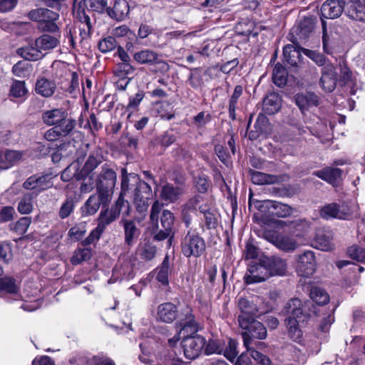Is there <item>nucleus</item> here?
Returning a JSON list of instances; mask_svg holds the SVG:
<instances>
[{
  "mask_svg": "<svg viewBox=\"0 0 365 365\" xmlns=\"http://www.w3.org/2000/svg\"><path fill=\"white\" fill-rule=\"evenodd\" d=\"M263 237L265 240L282 251L292 252L297 248L298 245L297 241L289 236L266 231L264 232Z\"/></svg>",
  "mask_w": 365,
  "mask_h": 365,
  "instance_id": "obj_11",
  "label": "nucleus"
},
{
  "mask_svg": "<svg viewBox=\"0 0 365 365\" xmlns=\"http://www.w3.org/2000/svg\"><path fill=\"white\" fill-rule=\"evenodd\" d=\"M67 115L63 109L55 108L44 111L42 114L43 122L49 126H55Z\"/></svg>",
  "mask_w": 365,
  "mask_h": 365,
  "instance_id": "obj_35",
  "label": "nucleus"
},
{
  "mask_svg": "<svg viewBox=\"0 0 365 365\" xmlns=\"http://www.w3.org/2000/svg\"><path fill=\"white\" fill-rule=\"evenodd\" d=\"M206 249L205 240L195 231L189 230L181 240V251L186 257H199Z\"/></svg>",
  "mask_w": 365,
  "mask_h": 365,
  "instance_id": "obj_4",
  "label": "nucleus"
},
{
  "mask_svg": "<svg viewBox=\"0 0 365 365\" xmlns=\"http://www.w3.org/2000/svg\"><path fill=\"white\" fill-rule=\"evenodd\" d=\"M293 45H286L283 48L284 61L292 67L299 68L301 63L302 54L299 48L295 41H292Z\"/></svg>",
  "mask_w": 365,
  "mask_h": 365,
  "instance_id": "obj_23",
  "label": "nucleus"
},
{
  "mask_svg": "<svg viewBox=\"0 0 365 365\" xmlns=\"http://www.w3.org/2000/svg\"><path fill=\"white\" fill-rule=\"evenodd\" d=\"M317 248L328 251L331 249V235L329 232L319 231L315 237Z\"/></svg>",
  "mask_w": 365,
  "mask_h": 365,
  "instance_id": "obj_43",
  "label": "nucleus"
},
{
  "mask_svg": "<svg viewBox=\"0 0 365 365\" xmlns=\"http://www.w3.org/2000/svg\"><path fill=\"white\" fill-rule=\"evenodd\" d=\"M192 334H186L187 336H185L182 341L184 355L190 360H194L200 355L206 343V340L202 336H189Z\"/></svg>",
  "mask_w": 365,
  "mask_h": 365,
  "instance_id": "obj_7",
  "label": "nucleus"
},
{
  "mask_svg": "<svg viewBox=\"0 0 365 365\" xmlns=\"http://www.w3.org/2000/svg\"><path fill=\"white\" fill-rule=\"evenodd\" d=\"M110 6L109 0H90V6L99 13H107Z\"/></svg>",
  "mask_w": 365,
  "mask_h": 365,
  "instance_id": "obj_61",
  "label": "nucleus"
},
{
  "mask_svg": "<svg viewBox=\"0 0 365 365\" xmlns=\"http://www.w3.org/2000/svg\"><path fill=\"white\" fill-rule=\"evenodd\" d=\"M247 351L250 352L251 357L256 361L258 364L262 365H272V361L269 357L262 354L255 348L252 347L251 345L249 347H246Z\"/></svg>",
  "mask_w": 365,
  "mask_h": 365,
  "instance_id": "obj_53",
  "label": "nucleus"
},
{
  "mask_svg": "<svg viewBox=\"0 0 365 365\" xmlns=\"http://www.w3.org/2000/svg\"><path fill=\"white\" fill-rule=\"evenodd\" d=\"M270 277L269 269L264 264V259L259 264H250L245 280L247 284L262 282Z\"/></svg>",
  "mask_w": 365,
  "mask_h": 365,
  "instance_id": "obj_15",
  "label": "nucleus"
},
{
  "mask_svg": "<svg viewBox=\"0 0 365 365\" xmlns=\"http://www.w3.org/2000/svg\"><path fill=\"white\" fill-rule=\"evenodd\" d=\"M240 314L237 317V322L240 327H247V323L255 319L259 310L257 306L252 301L245 298H240L237 303Z\"/></svg>",
  "mask_w": 365,
  "mask_h": 365,
  "instance_id": "obj_10",
  "label": "nucleus"
},
{
  "mask_svg": "<svg viewBox=\"0 0 365 365\" xmlns=\"http://www.w3.org/2000/svg\"><path fill=\"white\" fill-rule=\"evenodd\" d=\"M272 80L278 87H283L287 84V71L280 63H277L273 69Z\"/></svg>",
  "mask_w": 365,
  "mask_h": 365,
  "instance_id": "obj_41",
  "label": "nucleus"
},
{
  "mask_svg": "<svg viewBox=\"0 0 365 365\" xmlns=\"http://www.w3.org/2000/svg\"><path fill=\"white\" fill-rule=\"evenodd\" d=\"M92 256V251L88 248H78L73 252L71 258V262L73 265H77L81 262L88 260Z\"/></svg>",
  "mask_w": 365,
  "mask_h": 365,
  "instance_id": "obj_45",
  "label": "nucleus"
},
{
  "mask_svg": "<svg viewBox=\"0 0 365 365\" xmlns=\"http://www.w3.org/2000/svg\"><path fill=\"white\" fill-rule=\"evenodd\" d=\"M118 211H113L112 209H106L102 210L98 216V227L101 228L103 230L105 227L113 222L118 217Z\"/></svg>",
  "mask_w": 365,
  "mask_h": 365,
  "instance_id": "obj_39",
  "label": "nucleus"
},
{
  "mask_svg": "<svg viewBox=\"0 0 365 365\" xmlns=\"http://www.w3.org/2000/svg\"><path fill=\"white\" fill-rule=\"evenodd\" d=\"M171 272L170 260L168 255H166L159 268L157 274L158 280L163 285H167L169 283L168 275Z\"/></svg>",
  "mask_w": 365,
  "mask_h": 365,
  "instance_id": "obj_44",
  "label": "nucleus"
},
{
  "mask_svg": "<svg viewBox=\"0 0 365 365\" xmlns=\"http://www.w3.org/2000/svg\"><path fill=\"white\" fill-rule=\"evenodd\" d=\"M224 351V343L222 340L216 338L210 339L205 343L204 351L206 355L221 354Z\"/></svg>",
  "mask_w": 365,
  "mask_h": 365,
  "instance_id": "obj_42",
  "label": "nucleus"
},
{
  "mask_svg": "<svg viewBox=\"0 0 365 365\" xmlns=\"http://www.w3.org/2000/svg\"><path fill=\"white\" fill-rule=\"evenodd\" d=\"M122 178H121V191L123 194H127V192L134 187V192H136V189L140 185L141 183H146L144 181H141L138 175L135 173H128L125 168L121 170Z\"/></svg>",
  "mask_w": 365,
  "mask_h": 365,
  "instance_id": "obj_27",
  "label": "nucleus"
},
{
  "mask_svg": "<svg viewBox=\"0 0 365 365\" xmlns=\"http://www.w3.org/2000/svg\"><path fill=\"white\" fill-rule=\"evenodd\" d=\"M98 46L102 53H107L116 48L117 42L114 37L108 36L100 41Z\"/></svg>",
  "mask_w": 365,
  "mask_h": 365,
  "instance_id": "obj_56",
  "label": "nucleus"
},
{
  "mask_svg": "<svg viewBox=\"0 0 365 365\" xmlns=\"http://www.w3.org/2000/svg\"><path fill=\"white\" fill-rule=\"evenodd\" d=\"M312 299L318 304L324 305L329 302V296L322 289L319 287H314L310 292Z\"/></svg>",
  "mask_w": 365,
  "mask_h": 365,
  "instance_id": "obj_48",
  "label": "nucleus"
},
{
  "mask_svg": "<svg viewBox=\"0 0 365 365\" xmlns=\"http://www.w3.org/2000/svg\"><path fill=\"white\" fill-rule=\"evenodd\" d=\"M59 43V36L46 34L40 36L35 41V46L39 48L42 53L56 48Z\"/></svg>",
  "mask_w": 365,
  "mask_h": 365,
  "instance_id": "obj_33",
  "label": "nucleus"
},
{
  "mask_svg": "<svg viewBox=\"0 0 365 365\" xmlns=\"http://www.w3.org/2000/svg\"><path fill=\"white\" fill-rule=\"evenodd\" d=\"M348 255L358 262H365V248L354 245L348 248Z\"/></svg>",
  "mask_w": 365,
  "mask_h": 365,
  "instance_id": "obj_51",
  "label": "nucleus"
},
{
  "mask_svg": "<svg viewBox=\"0 0 365 365\" xmlns=\"http://www.w3.org/2000/svg\"><path fill=\"white\" fill-rule=\"evenodd\" d=\"M264 264L269 269L270 276H283L287 269V261L278 256L264 257Z\"/></svg>",
  "mask_w": 365,
  "mask_h": 365,
  "instance_id": "obj_21",
  "label": "nucleus"
},
{
  "mask_svg": "<svg viewBox=\"0 0 365 365\" xmlns=\"http://www.w3.org/2000/svg\"><path fill=\"white\" fill-rule=\"evenodd\" d=\"M314 27V19L312 17H304L292 29V34L295 35V41L297 39L306 40L313 31Z\"/></svg>",
  "mask_w": 365,
  "mask_h": 365,
  "instance_id": "obj_20",
  "label": "nucleus"
},
{
  "mask_svg": "<svg viewBox=\"0 0 365 365\" xmlns=\"http://www.w3.org/2000/svg\"><path fill=\"white\" fill-rule=\"evenodd\" d=\"M313 175L328 183L335 185L341 177V170L337 168L327 167L314 171Z\"/></svg>",
  "mask_w": 365,
  "mask_h": 365,
  "instance_id": "obj_30",
  "label": "nucleus"
},
{
  "mask_svg": "<svg viewBox=\"0 0 365 365\" xmlns=\"http://www.w3.org/2000/svg\"><path fill=\"white\" fill-rule=\"evenodd\" d=\"M18 53L28 61H38L41 59L44 54L37 46H29L18 49Z\"/></svg>",
  "mask_w": 365,
  "mask_h": 365,
  "instance_id": "obj_38",
  "label": "nucleus"
},
{
  "mask_svg": "<svg viewBox=\"0 0 365 365\" xmlns=\"http://www.w3.org/2000/svg\"><path fill=\"white\" fill-rule=\"evenodd\" d=\"M18 290L19 287L13 277L6 276L0 278V291L14 294L16 293Z\"/></svg>",
  "mask_w": 365,
  "mask_h": 365,
  "instance_id": "obj_47",
  "label": "nucleus"
},
{
  "mask_svg": "<svg viewBox=\"0 0 365 365\" xmlns=\"http://www.w3.org/2000/svg\"><path fill=\"white\" fill-rule=\"evenodd\" d=\"M319 215L321 218L326 220L332 219L349 220L354 217V211L346 202H343L341 205L336 202H330L319 208Z\"/></svg>",
  "mask_w": 365,
  "mask_h": 365,
  "instance_id": "obj_5",
  "label": "nucleus"
},
{
  "mask_svg": "<svg viewBox=\"0 0 365 365\" xmlns=\"http://www.w3.org/2000/svg\"><path fill=\"white\" fill-rule=\"evenodd\" d=\"M211 120V115L208 113H205L204 111L200 112L192 119V124L197 128H202L205 127Z\"/></svg>",
  "mask_w": 365,
  "mask_h": 365,
  "instance_id": "obj_60",
  "label": "nucleus"
},
{
  "mask_svg": "<svg viewBox=\"0 0 365 365\" xmlns=\"http://www.w3.org/2000/svg\"><path fill=\"white\" fill-rule=\"evenodd\" d=\"M281 98L276 93H270L266 96L262 102V110L272 115L277 113L281 108Z\"/></svg>",
  "mask_w": 365,
  "mask_h": 365,
  "instance_id": "obj_31",
  "label": "nucleus"
},
{
  "mask_svg": "<svg viewBox=\"0 0 365 365\" xmlns=\"http://www.w3.org/2000/svg\"><path fill=\"white\" fill-rule=\"evenodd\" d=\"M199 210L204 215V219L206 227L208 229L215 228L217 225V218L215 215L206 206H200Z\"/></svg>",
  "mask_w": 365,
  "mask_h": 365,
  "instance_id": "obj_54",
  "label": "nucleus"
},
{
  "mask_svg": "<svg viewBox=\"0 0 365 365\" xmlns=\"http://www.w3.org/2000/svg\"><path fill=\"white\" fill-rule=\"evenodd\" d=\"M156 319L161 322L170 324L178 320L175 326L180 328V332L195 333L198 329L197 323L192 314L191 307L184 305L180 309L171 302H165L158 305Z\"/></svg>",
  "mask_w": 365,
  "mask_h": 365,
  "instance_id": "obj_1",
  "label": "nucleus"
},
{
  "mask_svg": "<svg viewBox=\"0 0 365 365\" xmlns=\"http://www.w3.org/2000/svg\"><path fill=\"white\" fill-rule=\"evenodd\" d=\"M52 178L51 174L41 176L32 175L24 182L23 187L26 190H34L37 194L53 186Z\"/></svg>",
  "mask_w": 365,
  "mask_h": 365,
  "instance_id": "obj_17",
  "label": "nucleus"
},
{
  "mask_svg": "<svg viewBox=\"0 0 365 365\" xmlns=\"http://www.w3.org/2000/svg\"><path fill=\"white\" fill-rule=\"evenodd\" d=\"M297 269L304 277H309L316 270L317 262L314 252L312 250L304 251L297 256Z\"/></svg>",
  "mask_w": 365,
  "mask_h": 365,
  "instance_id": "obj_12",
  "label": "nucleus"
},
{
  "mask_svg": "<svg viewBox=\"0 0 365 365\" xmlns=\"http://www.w3.org/2000/svg\"><path fill=\"white\" fill-rule=\"evenodd\" d=\"M37 29L42 32L56 33L58 31L59 28L56 23V21L48 20L42 23L38 24Z\"/></svg>",
  "mask_w": 365,
  "mask_h": 365,
  "instance_id": "obj_63",
  "label": "nucleus"
},
{
  "mask_svg": "<svg viewBox=\"0 0 365 365\" xmlns=\"http://www.w3.org/2000/svg\"><path fill=\"white\" fill-rule=\"evenodd\" d=\"M130 13V6L126 0H114L110 2L106 14L117 21L125 20Z\"/></svg>",
  "mask_w": 365,
  "mask_h": 365,
  "instance_id": "obj_18",
  "label": "nucleus"
},
{
  "mask_svg": "<svg viewBox=\"0 0 365 365\" xmlns=\"http://www.w3.org/2000/svg\"><path fill=\"white\" fill-rule=\"evenodd\" d=\"M111 198L107 195L98 192L91 195L81 207L83 216H90L96 214L102 205L103 207H107Z\"/></svg>",
  "mask_w": 365,
  "mask_h": 365,
  "instance_id": "obj_13",
  "label": "nucleus"
},
{
  "mask_svg": "<svg viewBox=\"0 0 365 365\" xmlns=\"http://www.w3.org/2000/svg\"><path fill=\"white\" fill-rule=\"evenodd\" d=\"M24 155V153L23 151L6 150L4 158L7 160L8 168L20 162L22 160Z\"/></svg>",
  "mask_w": 365,
  "mask_h": 365,
  "instance_id": "obj_52",
  "label": "nucleus"
},
{
  "mask_svg": "<svg viewBox=\"0 0 365 365\" xmlns=\"http://www.w3.org/2000/svg\"><path fill=\"white\" fill-rule=\"evenodd\" d=\"M282 312L287 315L285 324L289 337L295 342L301 343L303 332L300 327L311 317L308 312V305L303 304L299 299L294 298L287 302Z\"/></svg>",
  "mask_w": 365,
  "mask_h": 365,
  "instance_id": "obj_2",
  "label": "nucleus"
},
{
  "mask_svg": "<svg viewBox=\"0 0 365 365\" xmlns=\"http://www.w3.org/2000/svg\"><path fill=\"white\" fill-rule=\"evenodd\" d=\"M56 90V84L53 81L41 78L37 80L35 91L37 94L44 97H51Z\"/></svg>",
  "mask_w": 365,
  "mask_h": 365,
  "instance_id": "obj_32",
  "label": "nucleus"
},
{
  "mask_svg": "<svg viewBox=\"0 0 365 365\" xmlns=\"http://www.w3.org/2000/svg\"><path fill=\"white\" fill-rule=\"evenodd\" d=\"M116 180V173L107 165H103L96 180L98 192L103 193L112 198Z\"/></svg>",
  "mask_w": 365,
  "mask_h": 365,
  "instance_id": "obj_6",
  "label": "nucleus"
},
{
  "mask_svg": "<svg viewBox=\"0 0 365 365\" xmlns=\"http://www.w3.org/2000/svg\"><path fill=\"white\" fill-rule=\"evenodd\" d=\"M261 207L267 208L272 215L279 217H286L292 212V208L288 205L272 200L263 201Z\"/></svg>",
  "mask_w": 365,
  "mask_h": 365,
  "instance_id": "obj_24",
  "label": "nucleus"
},
{
  "mask_svg": "<svg viewBox=\"0 0 365 365\" xmlns=\"http://www.w3.org/2000/svg\"><path fill=\"white\" fill-rule=\"evenodd\" d=\"M251 180L257 185L274 184L280 182V177L269 175L259 171L250 170Z\"/></svg>",
  "mask_w": 365,
  "mask_h": 365,
  "instance_id": "obj_36",
  "label": "nucleus"
},
{
  "mask_svg": "<svg viewBox=\"0 0 365 365\" xmlns=\"http://www.w3.org/2000/svg\"><path fill=\"white\" fill-rule=\"evenodd\" d=\"M33 195L30 193L25 194L18 205V211L22 215L29 214L33 210Z\"/></svg>",
  "mask_w": 365,
  "mask_h": 365,
  "instance_id": "obj_49",
  "label": "nucleus"
},
{
  "mask_svg": "<svg viewBox=\"0 0 365 365\" xmlns=\"http://www.w3.org/2000/svg\"><path fill=\"white\" fill-rule=\"evenodd\" d=\"M237 342L233 339H230L228 346L224 348V356L230 361L234 360L238 354L237 351Z\"/></svg>",
  "mask_w": 365,
  "mask_h": 365,
  "instance_id": "obj_62",
  "label": "nucleus"
},
{
  "mask_svg": "<svg viewBox=\"0 0 365 365\" xmlns=\"http://www.w3.org/2000/svg\"><path fill=\"white\" fill-rule=\"evenodd\" d=\"M336 72L331 64L325 65L322 69L319 84L322 88L327 93L332 92L336 86Z\"/></svg>",
  "mask_w": 365,
  "mask_h": 365,
  "instance_id": "obj_19",
  "label": "nucleus"
},
{
  "mask_svg": "<svg viewBox=\"0 0 365 365\" xmlns=\"http://www.w3.org/2000/svg\"><path fill=\"white\" fill-rule=\"evenodd\" d=\"M91 362L93 365H115L113 359L103 354L93 356Z\"/></svg>",
  "mask_w": 365,
  "mask_h": 365,
  "instance_id": "obj_64",
  "label": "nucleus"
},
{
  "mask_svg": "<svg viewBox=\"0 0 365 365\" xmlns=\"http://www.w3.org/2000/svg\"><path fill=\"white\" fill-rule=\"evenodd\" d=\"M200 202L201 197L199 195H195L188 200L182 206V219L185 225L186 228L190 227L192 219V215L195 213L197 206Z\"/></svg>",
  "mask_w": 365,
  "mask_h": 365,
  "instance_id": "obj_25",
  "label": "nucleus"
},
{
  "mask_svg": "<svg viewBox=\"0 0 365 365\" xmlns=\"http://www.w3.org/2000/svg\"><path fill=\"white\" fill-rule=\"evenodd\" d=\"M31 222L30 217H24L14 224L11 229L19 235H24L26 232Z\"/></svg>",
  "mask_w": 365,
  "mask_h": 365,
  "instance_id": "obj_58",
  "label": "nucleus"
},
{
  "mask_svg": "<svg viewBox=\"0 0 365 365\" xmlns=\"http://www.w3.org/2000/svg\"><path fill=\"white\" fill-rule=\"evenodd\" d=\"M139 254L142 259L150 261L155 256L156 247L151 243L145 242L140 247Z\"/></svg>",
  "mask_w": 365,
  "mask_h": 365,
  "instance_id": "obj_50",
  "label": "nucleus"
},
{
  "mask_svg": "<svg viewBox=\"0 0 365 365\" xmlns=\"http://www.w3.org/2000/svg\"><path fill=\"white\" fill-rule=\"evenodd\" d=\"M247 324V327H241L242 329L245 330L242 334L245 347H249V346L252 344L253 339L263 340L267 338V329L262 323L253 319Z\"/></svg>",
  "mask_w": 365,
  "mask_h": 365,
  "instance_id": "obj_9",
  "label": "nucleus"
},
{
  "mask_svg": "<svg viewBox=\"0 0 365 365\" xmlns=\"http://www.w3.org/2000/svg\"><path fill=\"white\" fill-rule=\"evenodd\" d=\"M346 2L344 0H327L320 8L321 19L322 21L323 32L326 31L324 19H334L339 17L345 8ZM324 45L325 38L323 36Z\"/></svg>",
  "mask_w": 365,
  "mask_h": 365,
  "instance_id": "obj_8",
  "label": "nucleus"
},
{
  "mask_svg": "<svg viewBox=\"0 0 365 365\" xmlns=\"http://www.w3.org/2000/svg\"><path fill=\"white\" fill-rule=\"evenodd\" d=\"M294 100L302 112H304L310 107L317 106L319 103V97L312 92L297 93L294 96Z\"/></svg>",
  "mask_w": 365,
  "mask_h": 365,
  "instance_id": "obj_26",
  "label": "nucleus"
},
{
  "mask_svg": "<svg viewBox=\"0 0 365 365\" xmlns=\"http://www.w3.org/2000/svg\"><path fill=\"white\" fill-rule=\"evenodd\" d=\"M163 205L158 200H155L152 205L150 220L153 227V232L155 233L154 239L162 241L173 235L174 225V215L168 210H164L160 215V225L158 223V218Z\"/></svg>",
  "mask_w": 365,
  "mask_h": 365,
  "instance_id": "obj_3",
  "label": "nucleus"
},
{
  "mask_svg": "<svg viewBox=\"0 0 365 365\" xmlns=\"http://www.w3.org/2000/svg\"><path fill=\"white\" fill-rule=\"evenodd\" d=\"M186 192L185 185L180 183L177 185L166 183L160 190V197L168 203H175L178 201Z\"/></svg>",
  "mask_w": 365,
  "mask_h": 365,
  "instance_id": "obj_16",
  "label": "nucleus"
},
{
  "mask_svg": "<svg viewBox=\"0 0 365 365\" xmlns=\"http://www.w3.org/2000/svg\"><path fill=\"white\" fill-rule=\"evenodd\" d=\"M27 93V89L25 86L24 81H14L10 88V95L15 98H21L25 96Z\"/></svg>",
  "mask_w": 365,
  "mask_h": 365,
  "instance_id": "obj_55",
  "label": "nucleus"
},
{
  "mask_svg": "<svg viewBox=\"0 0 365 365\" xmlns=\"http://www.w3.org/2000/svg\"><path fill=\"white\" fill-rule=\"evenodd\" d=\"M346 15L356 21H365V6L359 2H348Z\"/></svg>",
  "mask_w": 365,
  "mask_h": 365,
  "instance_id": "obj_37",
  "label": "nucleus"
},
{
  "mask_svg": "<svg viewBox=\"0 0 365 365\" xmlns=\"http://www.w3.org/2000/svg\"><path fill=\"white\" fill-rule=\"evenodd\" d=\"M76 121L68 117V114L63 118L60 123H58L54 127L59 132L62 137L68 135L76 128Z\"/></svg>",
  "mask_w": 365,
  "mask_h": 365,
  "instance_id": "obj_40",
  "label": "nucleus"
},
{
  "mask_svg": "<svg viewBox=\"0 0 365 365\" xmlns=\"http://www.w3.org/2000/svg\"><path fill=\"white\" fill-rule=\"evenodd\" d=\"M152 196V188L148 183H141L134 192V204L137 211L144 214L149 207V200Z\"/></svg>",
  "mask_w": 365,
  "mask_h": 365,
  "instance_id": "obj_14",
  "label": "nucleus"
},
{
  "mask_svg": "<svg viewBox=\"0 0 365 365\" xmlns=\"http://www.w3.org/2000/svg\"><path fill=\"white\" fill-rule=\"evenodd\" d=\"M243 92V88L242 86H237L234 89V92L231 96V98L229 101V114L230 118L235 120L236 118L235 110L237 108V104L240 97L242 96Z\"/></svg>",
  "mask_w": 365,
  "mask_h": 365,
  "instance_id": "obj_46",
  "label": "nucleus"
},
{
  "mask_svg": "<svg viewBox=\"0 0 365 365\" xmlns=\"http://www.w3.org/2000/svg\"><path fill=\"white\" fill-rule=\"evenodd\" d=\"M159 53L149 48H144L133 53V60L138 64L155 66Z\"/></svg>",
  "mask_w": 365,
  "mask_h": 365,
  "instance_id": "obj_29",
  "label": "nucleus"
},
{
  "mask_svg": "<svg viewBox=\"0 0 365 365\" xmlns=\"http://www.w3.org/2000/svg\"><path fill=\"white\" fill-rule=\"evenodd\" d=\"M75 202L72 198H67L60 207L58 216L61 219L68 217L73 211Z\"/></svg>",
  "mask_w": 365,
  "mask_h": 365,
  "instance_id": "obj_57",
  "label": "nucleus"
},
{
  "mask_svg": "<svg viewBox=\"0 0 365 365\" xmlns=\"http://www.w3.org/2000/svg\"><path fill=\"white\" fill-rule=\"evenodd\" d=\"M259 249L257 247L252 240H249L246 242L245 248L243 252V256L245 259H253L258 257Z\"/></svg>",
  "mask_w": 365,
  "mask_h": 365,
  "instance_id": "obj_59",
  "label": "nucleus"
},
{
  "mask_svg": "<svg viewBox=\"0 0 365 365\" xmlns=\"http://www.w3.org/2000/svg\"><path fill=\"white\" fill-rule=\"evenodd\" d=\"M255 130H251L249 133V138L251 140L257 139L261 134L267 133L269 130V120L267 116L263 113H259L254 125Z\"/></svg>",
  "mask_w": 365,
  "mask_h": 365,
  "instance_id": "obj_34",
  "label": "nucleus"
},
{
  "mask_svg": "<svg viewBox=\"0 0 365 365\" xmlns=\"http://www.w3.org/2000/svg\"><path fill=\"white\" fill-rule=\"evenodd\" d=\"M28 16L31 21H36L39 24L48 20L56 21L59 15L48 9L38 8L31 11L28 14Z\"/></svg>",
  "mask_w": 365,
  "mask_h": 365,
  "instance_id": "obj_28",
  "label": "nucleus"
},
{
  "mask_svg": "<svg viewBox=\"0 0 365 365\" xmlns=\"http://www.w3.org/2000/svg\"><path fill=\"white\" fill-rule=\"evenodd\" d=\"M120 224L124 230L125 245L128 247L133 246L140 236V230L135 222L131 220L122 219Z\"/></svg>",
  "mask_w": 365,
  "mask_h": 365,
  "instance_id": "obj_22",
  "label": "nucleus"
}]
</instances>
